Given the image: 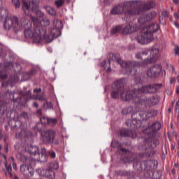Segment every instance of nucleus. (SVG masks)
I'll use <instances>...</instances> for the list:
<instances>
[{
	"label": "nucleus",
	"instance_id": "obj_14",
	"mask_svg": "<svg viewBox=\"0 0 179 179\" xmlns=\"http://www.w3.org/2000/svg\"><path fill=\"white\" fill-rule=\"evenodd\" d=\"M59 166L58 165V162H53L50 164V167L48 169H36V172L41 177H45V178L48 179H54L55 178V172L52 171L53 170H58Z\"/></svg>",
	"mask_w": 179,
	"mask_h": 179
},
{
	"label": "nucleus",
	"instance_id": "obj_49",
	"mask_svg": "<svg viewBox=\"0 0 179 179\" xmlns=\"http://www.w3.org/2000/svg\"><path fill=\"white\" fill-rule=\"evenodd\" d=\"M173 2L175 5H178L179 0H173Z\"/></svg>",
	"mask_w": 179,
	"mask_h": 179
},
{
	"label": "nucleus",
	"instance_id": "obj_40",
	"mask_svg": "<svg viewBox=\"0 0 179 179\" xmlns=\"http://www.w3.org/2000/svg\"><path fill=\"white\" fill-rule=\"evenodd\" d=\"M4 151L6 153H8L9 152V149L8 148V143H4Z\"/></svg>",
	"mask_w": 179,
	"mask_h": 179
},
{
	"label": "nucleus",
	"instance_id": "obj_8",
	"mask_svg": "<svg viewBox=\"0 0 179 179\" xmlns=\"http://www.w3.org/2000/svg\"><path fill=\"white\" fill-rule=\"evenodd\" d=\"M160 29L157 23H152L144 27L136 37L139 44H149L153 40V33H156Z\"/></svg>",
	"mask_w": 179,
	"mask_h": 179
},
{
	"label": "nucleus",
	"instance_id": "obj_51",
	"mask_svg": "<svg viewBox=\"0 0 179 179\" xmlns=\"http://www.w3.org/2000/svg\"><path fill=\"white\" fill-rule=\"evenodd\" d=\"M13 169L16 170V164L15 162H13Z\"/></svg>",
	"mask_w": 179,
	"mask_h": 179
},
{
	"label": "nucleus",
	"instance_id": "obj_57",
	"mask_svg": "<svg viewBox=\"0 0 179 179\" xmlns=\"http://www.w3.org/2000/svg\"><path fill=\"white\" fill-rule=\"evenodd\" d=\"M178 83H179V76H177Z\"/></svg>",
	"mask_w": 179,
	"mask_h": 179
},
{
	"label": "nucleus",
	"instance_id": "obj_55",
	"mask_svg": "<svg viewBox=\"0 0 179 179\" xmlns=\"http://www.w3.org/2000/svg\"><path fill=\"white\" fill-rule=\"evenodd\" d=\"M11 160H12L13 162H15V158H13V157H12Z\"/></svg>",
	"mask_w": 179,
	"mask_h": 179
},
{
	"label": "nucleus",
	"instance_id": "obj_27",
	"mask_svg": "<svg viewBox=\"0 0 179 179\" xmlns=\"http://www.w3.org/2000/svg\"><path fill=\"white\" fill-rule=\"evenodd\" d=\"M132 111H134V108H132V106H129V107L123 108L122 110V114H123V115H128L131 114Z\"/></svg>",
	"mask_w": 179,
	"mask_h": 179
},
{
	"label": "nucleus",
	"instance_id": "obj_24",
	"mask_svg": "<svg viewBox=\"0 0 179 179\" xmlns=\"http://www.w3.org/2000/svg\"><path fill=\"white\" fill-rule=\"evenodd\" d=\"M38 27H40V30H43L45 31V32L47 31V30L45 29V27H47V26H50V20L45 18L43 20H41V22L38 20Z\"/></svg>",
	"mask_w": 179,
	"mask_h": 179
},
{
	"label": "nucleus",
	"instance_id": "obj_59",
	"mask_svg": "<svg viewBox=\"0 0 179 179\" xmlns=\"http://www.w3.org/2000/svg\"><path fill=\"white\" fill-rule=\"evenodd\" d=\"M171 83H173V80H171Z\"/></svg>",
	"mask_w": 179,
	"mask_h": 179
},
{
	"label": "nucleus",
	"instance_id": "obj_39",
	"mask_svg": "<svg viewBox=\"0 0 179 179\" xmlns=\"http://www.w3.org/2000/svg\"><path fill=\"white\" fill-rule=\"evenodd\" d=\"M21 117H22V118H24V120H26L29 116L27 115V113L22 112V113L21 114Z\"/></svg>",
	"mask_w": 179,
	"mask_h": 179
},
{
	"label": "nucleus",
	"instance_id": "obj_42",
	"mask_svg": "<svg viewBox=\"0 0 179 179\" xmlns=\"http://www.w3.org/2000/svg\"><path fill=\"white\" fill-rule=\"evenodd\" d=\"M52 143H53L54 145H58V143H59V139L58 138H56L55 140L54 139Z\"/></svg>",
	"mask_w": 179,
	"mask_h": 179
},
{
	"label": "nucleus",
	"instance_id": "obj_29",
	"mask_svg": "<svg viewBox=\"0 0 179 179\" xmlns=\"http://www.w3.org/2000/svg\"><path fill=\"white\" fill-rule=\"evenodd\" d=\"M35 74H36V70L32 69L29 72L25 73L24 74V78H26L25 80H27V79H30V78H31V76H33V75H35Z\"/></svg>",
	"mask_w": 179,
	"mask_h": 179
},
{
	"label": "nucleus",
	"instance_id": "obj_50",
	"mask_svg": "<svg viewBox=\"0 0 179 179\" xmlns=\"http://www.w3.org/2000/svg\"><path fill=\"white\" fill-rule=\"evenodd\" d=\"M176 92L177 94H179V85L176 87Z\"/></svg>",
	"mask_w": 179,
	"mask_h": 179
},
{
	"label": "nucleus",
	"instance_id": "obj_20",
	"mask_svg": "<svg viewBox=\"0 0 179 179\" xmlns=\"http://www.w3.org/2000/svg\"><path fill=\"white\" fill-rule=\"evenodd\" d=\"M139 28L136 24H127L124 27L122 28V34H131V33H135V31H138Z\"/></svg>",
	"mask_w": 179,
	"mask_h": 179
},
{
	"label": "nucleus",
	"instance_id": "obj_58",
	"mask_svg": "<svg viewBox=\"0 0 179 179\" xmlns=\"http://www.w3.org/2000/svg\"><path fill=\"white\" fill-rule=\"evenodd\" d=\"M2 5V0H0V6Z\"/></svg>",
	"mask_w": 179,
	"mask_h": 179
},
{
	"label": "nucleus",
	"instance_id": "obj_60",
	"mask_svg": "<svg viewBox=\"0 0 179 179\" xmlns=\"http://www.w3.org/2000/svg\"><path fill=\"white\" fill-rule=\"evenodd\" d=\"M67 2H69V0H66Z\"/></svg>",
	"mask_w": 179,
	"mask_h": 179
},
{
	"label": "nucleus",
	"instance_id": "obj_56",
	"mask_svg": "<svg viewBox=\"0 0 179 179\" xmlns=\"http://www.w3.org/2000/svg\"><path fill=\"white\" fill-rule=\"evenodd\" d=\"M13 179H19V177H17V176H14Z\"/></svg>",
	"mask_w": 179,
	"mask_h": 179
},
{
	"label": "nucleus",
	"instance_id": "obj_41",
	"mask_svg": "<svg viewBox=\"0 0 179 179\" xmlns=\"http://www.w3.org/2000/svg\"><path fill=\"white\" fill-rule=\"evenodd\" d=\"M49 155L52 157V159H55L56 157L55 152H49Z\"/></svg>",
	"mask_w": 179,
	"mask_h": 179
},
{
	"label": "nucleus",
	"instance_id": "obj_38",
	"mask_svg": "<svg viewBox=\"0 0 179 179\" xmlns=\"http://www.w3.org/2000/svg\"><path fill=\"white\" fill-rule=\"evenodd\" d=\"M169 12L166 11V10L163 11V12L162 13V15L163 17H169Z\"/></svg>",
	"mask_w": 179,
	"mask_h": 179
},
{
	"label": "nucleus",
	"instance_id": "obj_48",
	"mask_svg": "<svg viewBox=\"0 0 179 179\" xmlns=\"http://www.w3.org/2000/svg\"><path fill=\"white\" fill-rule=\"evenodd\" d=\"M176 110H179V99L178 101L176 102Z\"/></svg>",
	"mask_w": 179,
	"mask_h": 179
},
{
	"label": "nucleus",
	"instance_id": "obj_26",
	"mask_svg": "<svg viewBox=\"0 0 179 179\" xmlns=\"http://www.w3.org/2000/svg\"><path fill=\"white\" fill-rule=\"evenodd\" d=\"M122 30V26L121 25H117L115 27H113L112 29L110 30V34H117V33H121Z\"/></svg>",
	"mask_w": 179,
	"mask_h": 179
},
{
	"label": "nucleus",
	"instance_id": "obj_52",
	"mask_svg": "<svg viewBox=\"0 0 179 179\" xmlns=\"http://www.w3.org/2000/svg\"><path fill=\"white\" fill-rule=\"evenodd\" d=\"M2 138V130L0 129V139Z\"/></svg>",
	"mask_w": 179,
	"mask_h": 179
},
{
	"label": "nucleus",
	"instance_id": "obj_18",
	"mask_svg": "<svg viewBox=\"0 0 179 179\" xmlns=\"http://www.w3.org/2000/svg\"><path fill=\"white\" fill-rule=\"evenodd\" d=\"M13 68V63L12 62H8L6 63H0V79H6L8 78V73L6 71H9V69H12Z\"/></svg>",
	"mask_w": 179,
	"mask_h": 179
},
{
	"label": "nucleus",
	"instance_id": "obj_25",
	"mask_svg": "<svg viewBox=\"0 0 179 179\" xmlns=\"http://www.w3.org/2000/svg\"><path fill=\"white\" fill-rule=\"evenodd\" d=\"M9 110L6 106V103L5 101L0 100V114H8Z\"/></svg>",
	"mask_w": 179,
	"mask_h": 179
},
{
	"label": "nucleus",
	"instance_id": "obj_62",
	"mask_svg": "<svg viewBox=\"0 0 179 179\" xmlns=\"http://www.w3.org/2000/svg\"><path fill=\"white\" fill-rule=\"evenodd\" d=\"M1 117H0V120H1Z\"/></svg>",
	"mask_w": 179,
	"mask_h": 179
},
{
	"label": "nucleus",
	"instance_id": "obj_64",
	"mask_svg": "<svg viewBox=\"0 0 179 179\" xmlns=\"http://www.w3.org/2000/svg\"><path fill=\"white\" fill-rule=\"evenodd\" d=\"M106 1H108V0H106Z\"/></svg>",
	"mask_w": 179,
	"mask_h": 179
},
{
	"label": "nucleus",
	"instance_id": "obj_54",
	"mask_svg": "<svg viewBox=\"0 0 179 179\" xmlns=\"http://www.w3.org/2000/svg\"><path fill=\"white\" fill-rule=\"evenodd\" d=\"M134 48H135V46H134V45H131V46H130V48H129L130 50H134Z\"/></svg>",
	"mask_w": 179,
	"mask_h": 179
},
{
	"label": "nucleus",
	"instance_id": "obj_19",
	"mask_svg": "<svg viewBox=\"0 0 179 179\" xmlns=\"http://www.w3.org/2000/svg\"><path fill=\"white\" fill-rule=\"evenodd\" d=\"M162 71V65L155 64L150 68L147 71V76L148 78H157Z\"/></svg>",
	"mask_w": 179,
	"mask_h": 179
},
{
	"label": "nucleus",
	"instance_id": "obj_4",
	"mask_svg": "<svg viewBox=\"0 0 179 179\" xmlns=\"http://www.w3.org/2000/svg\"><path fill=\"white\" fill-rule=\"evenodd\" d=\"M161 128L162 124L155 122L152 126L143 131V136L138 138V149L145 152L139 154L140 159L150 157L155 155V148H157L159 143V140L156 138V135Z\"/></svg>",
	"mask_w": 179,
	"mask_h": 179
},
{
	"label": "nucleus",
	"instance_id": "obj_33",
	"mask_svg": "<svg viewBox=\"0 0 179 179\" xmlns=\"http://www.w3.org/2000/svg\"><path fill=\"white\" fill-rule=\"evenodd\" d=\"M112 148H121V143L117 140H113L111 143Z\"/></svg>",
	"mask_w": 179,
	"mask_h": 179
},
{
	"label": "nucleus",
	"instance_id": "obj_11",
	"mask_svg": "<svg viewBox=\"0 0 179 179\" xmlns=\"http://www.w3.org/2000/svg\"><path fill=\"white\" fill-rule=\"evenodd\" d=\"M15 17H17V16H9V12L8 11V9L2 6L1 1V6H0V20H3V19H5L3 22L4 30L9 31L10 29H12V27H13L15 23H16L15 21Z\"/></svg>",
	"mask_w": 179,
	"mask_h": 179
},
{
	"label": "nucleus",
	"instance_id": "obj_47",
	"mask_svg": "<svg viewBox=\"0 0 179 179\" xmlns=\"http://www.w3.org/2000/svg\"><path fill=\"white\" fill-rule=\"evenodd\" d=\"M134 178L135 179H143L141 177L138 176V175L136 173H135Z\"/></svg>",
	"mask_w": 179,
	"mask_h": 179
},
{
	"label": "nucleus",
	"instance_id": "obj_16",
	"mask_svg": "<svg viewBox=\"0 0 179 179\" xmlns=\"http://www.w3.org/2000/svg\"><path fill=\"white\" fill-rule=\"evenodd\" d=\"M55 131L53 130L48 129L43 131L41 133L43 143L48 145H51V143L54 142V139H55Z\"/></svg>",
	"mask_w": 179,
	"mask_h": 179
},
{
	"label": "nucleus",
	"instance_id": "obj_7",
	"mask_svg": "<svg viewBox=\"0 0 179 179\" xmlns=\"http://www.w3.org/2000/svg\"><path fill=\"white\" fill-rule=\"evenodd\" d=\"M0 97H2V99H9L10 100H13V103L15 104V103H17L20 106H22L25 103H27L29 100H31V99H34V100H39L40 101H44L45 100V96L44 94H37L36 96H31V92L28 91L25 93H22L20 96L18 98L15 99V95L12 92H10L8 90L3 95L2 93L0 94Z\"/></svg>",
	"mask_w": 179,
	"mask_h": 179
},
{
	"label": "nucleus",
	"instance_id": "obj_61",
	"mask_svg": "<svg viewBox=\"0 0 179 179\" xmlns=\"http://www.w3.org/2000/svg\"><path fill=\"white\" fill-rule=\"evenodd\" d=\"M175 166H177V164H175Z\"/></svg>",
	"mask_w": 179,
	"mask_h": 179
},
{
	"label": "nucleus",
	"instance_id": "obj_31",
	"mask_svg": "<svg viewBox=\"0 0 179 179\" xmlns=\"http://www.w3.org/2000/svg\"><path fill=\"white\" fill-rule=\"evenodd\" d=\"M124 176L129 177L128 179H135V173L131 171H124L123 172Z\"/></svg>",
	"mask_w": 179,
	"mask_h": 179
},
{
	"label": "nucleus",
	"instance_id": "obj_37",
	"mask_svg": "<svg viewBox=\"0 0 179 179\" xmlns=\"http://www.w3.org/2000/svg\"><path fill=\"white\" fill-rule=\"evenodd\" d=\"M49 118L47 117H41V122L43 125H45V124H48Z\"/></svg>",
	"mask_w": 179,
	"mask_h": 179
},
{
	"label": "nucleus",
	"instance_id": "obj_5",
	"mask_svg": "<svg viewBox=\"0 0 179 179\" xmlns=\"http://www.w3.org/2000/svg\"><path fill=\"white\" fill-rule=\"evenodd\" d=\"M25 152H28L33 159L29 158L22 153L17 154V158L24 163V164L20 166L21 173L23 176L29 178L34 176V169L31 166H36V160L42 162H47V150L45 148H43L41 152H40V150L37 146L27 145L25 147Z\"/></svg>",
	"mask_w": 179,
	"mask_h": 179
},
{
	"label": "nucleus",
	"instance_id": "obj_63",
	"mask_svg": "<svg viewBox=\"0 0 179 179\" xmlns=\"http://www.w3.org/2000/svg\"><path fill=\"white\" fill-rule=\"evenodd\" d=\"M178 179H179V177H178Z\"/></svg>",
	"mask_w": 179,
	"mask_h": 179
},
{
	"label": "nucleus",
	"instance_id": "obj_13",
	"mask_svg": "<svg viewBox=\"0 0 179 179\" xmlns=\"http://www.w3.org/2000/svg\"><path fill=\"white\" fill-rule=\"evenodd\" d=\"M22 9L25 15H30L31 12H34L40 17H43L44 13L38 10V6L34 1H22Z\"/></svg>",
	"mask_w": 179,
	"mask_h": 179
},
{
	"label": "nucleus",
	"instance_id": "obj_30",
	"mask_svg": "<svg viewBox=\"0 0 179 179\" xmlns=\"http://www.w3.org/2000/svg\"><path fill=\"white\" fill-rule=\"evenodd\" d=\"M4 166L6 167V170L8 173L9 176L10 177H13V175L12 174V166H10V164L8 165V162L5 161Z\"/></svg>",
	"mask_w": 179,
	"mask_h": 179
},
{
	"label": "nucleus",
	"instance_id": "obj_36",
	"mask_svg": "<svg viewBox=\"0 0 179 179\" xmlns=\"http://www.w3.org/2000/svg\"><path fill=\"white\" fill-rule=\"evenodd\" d=\"M57 122H58V120H57V119H55V118H49L48 124H49V125L54 126L57 124Z\"/></svg>",
	"mask_w": 179,
	"mask_h": 179
},
{
	"label": "nucleus",
	"instance_id": "obj_35",
	"mask_svg": "<svg viewBox=\"0 0 179 179\" xmlns=\"http://www.w3.org/2000/svg\"><path fill=\"white\" fill-rule=\"evenodd\" d=\"M12 3L16 9L20 8V0H12Z\"/></svg>",
	"mask_w": 179,
	"mask_h": 179
},
{
	"label": "nucleus",
	"instance_id": "obj_21",
	"mask_svg": "<svg viewBox=\"0 0 179 179\" xmlns=\"http://www.w3.org/2000/svg\"><path fill=\"white\" fill-rule=\"evenodd\" d=\"M16 138L18 139H23V138H31L33 136V133L31 131H27L25 129H21V132L15 135Z\"/></svg>",
	"mask_w": 179,
	"mask_h": 179
},
{
	"label": "nucleus",
	"instance_id": "obj_10",
	"mask_svg": "<svg viewBox=\"0 0 179 179\" xmlns=\"http://www.w3.org/2000/svg\"><path fill=\"white\" fill-rule=\"evenodd\" d=\"M54 27L50 29L48 32L43 35V37L46 43H51L54 38L59 37V31L62 27V22L58 20L53 21Z\"/></svg>",
	"mask_w": 179,
	"mask_h": 179
},
{
	"label": "nucleus",
	"instance_id": "obj_22",
	"mask_svg": "<svg viewBox=\"0 0 179 179\" xmlns=\"http://www.w3.org/2000/svg\"><path fill=\"white\" fill-rule=\"evenodd\" d=\"M13 83H16V75L10 77L8 81L3 82L1 83V87L2 89H8V86L12 87V86H13Z\"/></svg>",
	"mask_w": 179,
	"mask_h": 179
},
{
	"label": "nucleus",
	"instance_id": "obj_44",
	"mask_svg": "<svg viewBox=\"0 0 179 179\" xmlns=\"http://www.w3.org/2000/svg\"><path fill=\"white\" fill-rule=\"evenodd\" d=\"M36 114H38V115H41V114H43L41 109L38 110Z\"/></svg>",
	"mask_w": 179,
	"mask_h": 179
},
{
	"label": "nucleus",
	"instance_id": "obj_12",
	"mask_svg": "<svg viewBox=\"0 0 179 179\" xmlns=\"http://www.w3.org/2000/svg\"><path fill=\"white\" fill-rule=\"evenodd\" d=\"M135 15H141L142 12H146V10H150L156 6V3L153 1H148L146 3L144 1H133Z\"/></svg>",
	"mask_w": 179,
	"mask_h": 179
},
{
	"label": "nucleus",
	"instance_id": "obj_3",
	"mask_svg": "<svg viewBox=\"0 0 179 179\" xmlns=\"http://www.w3.org/2000/svg\"><path fill=\"white\" fill-rule=\"evenodd\" d=\"M121 151L123 152L121 157L122 162L124 163H132L134 162L133 167L134 170L139 172L140 177L142 178H162V173L155 171L157 169V162L153 160L139 161L136 158V155L127 150V149L121 148Z\"/></svg>",
	"mask_w": 179,
	"mask_h": 179
},
{
	"label": "nucleus",
	"instance_id": "obj_34",
	"mask_svg": "<svg viewBox=\"0 0 179 179\" xmlns=\"http://www.w3.org/2000/svg\"><path fill=\"white\" fill-rule=\"evenodd\" d=\"M64 3H65V0H56L55 2V5H56L57 8L62 7Z\"/></svg>",
	"mask_w": 179,
	"mask_h": 179
},
{
	"label": "nucleus",
	"instance_id": "obj_53",
	"mask_svg": "<svg viewBox=\"0 0 179 179\" xmlns=\"http://www.w3.org/2000/svg\"><path fill=\"white\" fill-rule=\"evenodd\" d=\"M174 25L176 26V27H179V24H178V23H177V22H175V23H174Z\"/></svg>",
	"mask_w": 179,
	"mask_h": 179
},
{
	"label": "nucleus",
	"instance_id": "obj_17",
	"mask_svg": "<svg viewBox=\"0 0 179 179\" xmlns=\"http://www.w3.org/2000/svg\"><path fill=\"white\" fill-rule=\"evenodd\" d=\"M157 16V13L155 11H151L145 14H143L138 20L140 24H145V23H149Z\"/></svg>",
	"mask_w": 179,
	"mask_h": 179
},
{
	"label": "nucleus",
	"instance_id": "obj_46",
	"mask_svg": "<svg viewBox=\"0 0 179 179\" xmlns=\"http://www.w3.org/2000/svg\"><path fill=\"white\" fill-rule=\"evenodd\" d=\"M34 107H35L36 108H38V103H37L36 101L34 102Z\"/></svg>",
	"mask_w": 179,
	"mask_h": 179
},
{
	"label": "nucleus",
	"instance_id": "obj_28",
	"mask_svg": "<svg viewBox=\"0 0 179 179\" xmlns=\"http://www.w3.org/2000/svg\"><path fill=\"white\" fill-rule=\"evenodd\" d=\"M45 9L48 13H49V15H50L51 16H55V15H57V10H55V9H54L51 6H47L45 7Z\"/></svg>",
	"mask_w": 179,
	"mask_h": 179
},
{
	"label": "nucleus",
	"instance_id": "obj_32",
	"mask_svg": "<svg viewBox=\"0 0 179 179\" xmlns=\"http://www.w3.org/2000/svg\"><path fill=\"white\" fill-rule=\"evenodd\" d=\"M43 108H46V110H52V108H54V106H52V102L46 101L43 104Z\"/></svg>",
	"mask_w": 179,
	"mask_h": 179
},
{
	"label": "nucleus",
	"instance_id": "obj_45",
	"mask_svg": "<svg viewBox=\"0 0 179 179\" xmlns=\"http://www.w3.org/2000/svg\"><path fill=\"white\" fill-rule=\"evenodd\" d=\"M0 57H6V53L3 52H0Z\"/></svg>",
	"mask_w": 179,
	"mask_h": 179
},
{
	"label": "nucleus",
	"instance_id": "obj_6",
	"mask_svg": "<svg viewBox=\"0 0 179 179\" xmlns=\"http://www.w3.org/2000/svg\"><path fill=\"white\" fill-rule=\"evenodd\" d=\"M34 24L31 25V22L26 18V17H14V25L13 29L15 33L20 31L22 29H24V36L27 38H33L34 43L38 44L43 41V35L45 34L44 29H40V23L38 22V18L36 17H31Z\"/></svg>",
	"mask_w": 179,
	"mask_h": 179
},
{
	"label": "nucleus",
	"instance_id": "obj_43",
	"mask_svg": "<svg viewBox=\"0 0 179 179\" xmlns=\"http://www.w3.org/2000/svg\"><path fill=\"white\" fill-rule=\"evenodd\" d=\"M34 93H41V89H35L34 90Z\"/></svg>",
	"mask_w": 179,
	"mask_h": 179
},
{
	"label": "nucleus",
	"instance_id": "obj_9",
	"mask_svg": "<svg viewBox=\"0 0 179 179\" xmlns=\"http://www.w3.org/2000/svg\"><path fill=\"white\" fill-rule=\"evenodd\" d=\"M110 13L112 15H122V13H124V15L132 16V15L138 13V11H135L134 1H129L114 6Z\"/></svg>",
	"mask_w": 179,
	"mask_h": 179
},
{
	"label": "nucleus",
	"instance_id": "obj_2",
	"mask_svg": "<svg viewBox=\"0 0 179 179\" xmlns=\"http://www.w3.org/2000/svg\"><path fill=\"white\" fill-rule=\"evenodd\" d=\"M150 52V57L144 59L141 62L136 61L124 62L121 59L120 54L110 53L109 60H104L101 62V66L104 69L106 72L111 71V61H115L117 63L120 64L122 68L126 69L128 75H131V76H136L134 78V82L136 85L133 87H138V85H142V80L141 79V76L137 74L138 68L139 66H145V65H149V64H153L156 62L159 58H160V50L156 48H152L150 49H145L142 52H138L136 53L135 58L136 59H143V57H146Z\"/></svg>",
	"mask_w": 179,
	"mask_h": 179
},
{
	"label": "nucleus",
	"instance_id": "obj_1",
	"mask_svg": "<svg viewBox=\"0 0 179 179\" xmlns=\"http://www.w3.org/2000/svg\"><path fill=\"white\" fill-rule=\"evenodd\" d=\"M125 80L120 78L114 82L112 85L111 97L113 99H118L121 97L124 101H132L134 103L136 110L138 111V117L141 120L146 121L152 117L157 115V111L153 109H149L146 111L147 107L156 106L159 103V96L153 95L151 97L141 99L145 93L153 94L157 93L163 87L162 83H154L144 85L142 87H131V88H124Z\"/></svg>",
	"mask_w": 179,
	"mask_h": 179
},
{
	"label": "nucleus",
	"instance_id": "obj_23",
	"mask_svg": "<svg viewBox=\"0 0 179 179\" xmlns=\"http://www.w3.org/2000/svg\"><path fill=\"white\" fill-rule=\"evenodd\" d=\"M120 135L122 136H129V138H132L133 139L136 138V133H134V131H132L128 129H121Z\"/></svg>",
	"mask_w": 179,
	"mask_h": 179
},
{
	"label": "nucleus",
	"instance_id": "obj_15",
	"mask_svg": "<svg viewBox=\"0 0 179 179\" xmlns=\"http://www.w3.org/2000/svg\"><path fill=\"white\" fill-rule=\"evenodd\" d=\"M131 118L132 120H129L126 122V125L127 127H131V128H134V129L142 127V122L141 121L142 119L139 117V111L136 110V112H134L131 115Z\"/></svg>",
	"mask_w": 179,
	"mask_h": 179
}]
</instances>
